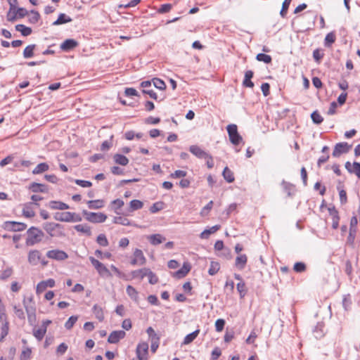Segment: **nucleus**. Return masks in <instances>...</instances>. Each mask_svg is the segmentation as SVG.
<instances>
[{"label":"nucleus","mask_w":360,"mask_h":360,"mask_svg":"<svg viewBox=\"0 0 360 360\" xmlns=\"http://www.w3.org/2000/svg\"><path fill=\"white\" fill-rule=\"evenodd\" d=\"M26 245L27 246H32L39 243L44 237V233L38 228L32 226L27 231Z\"/></svg>","instance_id":"nucleus-1"},{"label":"nucleus","mask_w":360,"mask_h":360,"mask_svg":"<svg viewBox=\"0 0 360 360\" xmlns=\"http://www.w3.org/2000/svg\"><path fill=\"white\" fill-rule=\"evenodd\" d=\"M43 229L51 237H64L63 226L53 222H46L43 224Z\"/></svg>","instance_id":"nucleus-2"},{"label":"nucleus","mask_w":360,"mask_h":360,"mask_svg":"<svg viewBox=\"0 0 360 360\" xmlns=\"http://www.w3.org/2000/svg\"><path fill=\"white\" fill-rule=\"evenodd\" d=\"M54 219L59 221L75 222L80 221L82 218L74 212H57L54 214Z\"/></svg>","instance_id":"nucleus-3"},{"label":"nucleus","mask_w":360,"mask_h":360,"mask_svg":"<svg viewBox=\"0 0 360 360\" xmlns=\"http://www.w3.org/2000/svg\"><path fill=\"white\" fill-rule=\"evenodd\" d=\"M229 140L233 145L239 144L242 140V136L238 132L237 126L234 124H229L226 127Z\"/></svg>","instance_id":"nucleus-4"},{"label":"nucleus","mask_w":360,"mask_h":360,"mask_svg":"<svg viewBox=\"0 0 360 360\" xmlns=\"http://www.w3.org/2000/svg\"><path fill=\"white\" fill-rule=\"evenodd\" d=\"M83 214L85 216L86 219L92 223H102L107 219V216L101 212L96 213L84 211Z\"/></svg>","instance_id":"nucleus-5"},{"label":"nucleus","mask_w":360,"mask_h":360,"mask_svg":"<svg viewBox=\"0 0 360 360\" xmlns=\"http://www.w3.org/2000/svg\"><path fill=\"white\" fill-rule=\"evenodd\" d=\"M89 260L91 263V264L94 266V267L96 269L98 273L101 276H110L111 274L108 269L101 262L96 259L93 257H89Z\"/></svg>","instance_id":"nucleus-6"},{"label":"nucleus","mask_w":360,"mask_h":360,"mask_svg":"<svg viewBox=\"0 0 360 360\" xmlns=\"http://www.w3.org/2000/svg\"><path fill=\"white\" fill-rule=\"evenodd\" d=\"M136 354L138 359L148 360V344L146 342L139 343L136 347Z\"/></svg>","instance_id":"nucleus-7"},{"label":"nucleus","mask_w":360,"mask_h":360,"mask_svg":"<svg viewBox=\"0 0 360 360\" xmlns=\"http://www.w3.org/2000/svg\"><path fill=\"white\" fill-rule=\"evenodd\" d=\"M134 258L131 261V264L133 266L144 265L146 262V259L143 255V252L141 250L136 248L133 252Z\"/></svg>","instance_id":"nucleus-8"},{"label":"nucleus","mask_w":360,"mask_h":360,"mask_svg":"<svg viewBox=\"0 0 360 360\" xmlns=\"http://www.w3.org/2000/svg\"><path fill=\"white\" fill-rule=\"evenodd\" d=\"M47 257L57 261H63L68 257V254L60 250H52L46 252Z\"/></svg>","instance_id":"nucleus-9"},{"label":"nucleus","mask_w":360,"mask_h":360,"mask_svg":"<svg viewBox=\"0 0 360 360\" xmlns=\"http://www.w3.org/2000/svg\"><path fill=\"white\" fill-rule=\"evenodd\" d=\"M23 305L27 314L29 321H31L32 318L35 317V307L32 302V298L30 297L29 300H23Z\"/></svg>","instance_id":"nucleus-10"},{"label":"nucleus","mask_w":360,"mask_h":360,"mask_svg":"<svg viewBox=\"0 0 360 360\" xmlns=\"http://www.w3.org/2000/svg\"><path fill=\"white\" fill-rule=\"evenodd\" d=\"M38 205L37 203L26 202L22 204V215L26 218H32L35 216L34 207Z\"/></svg>","instance_id":"nucleus-11"},{"label":"nucleus","mask_w":360,"mask_h":360,"mask_svg":"<svg viewBox=\"0 0 360 360\" xmlns=\"http://www.w3.org/2000/svg\"><path fill=\"white\" fill-rule=\"evenodd\" d=\"M351 146L345 142L337 143L335 146L334 150L333 151V156L338 158L340 156L342 153H347L349 150Z\"/></svg>","instance_id":"nucleus-12"},{"label":"nucleus","mask_w":360,"mask_h":360,"mask_svg":"<svg viewBox=\"0 0 360 360\" xmlns=\"http://www.w3.org/2000/svg\"><path fill=\"white\" fill-rule=\"evenodd\" d=\"M5 229L13 231H21L26 229L27 225L24 223L16 221H6L4 226Z\"/></svg>","instance_id":"nucleus-13"},{"label":"nucleus","mask_w":360,"mask_h":360,"mask_svg":"<svg viewBox=\"0 0 360 360\" xmlns=\"http://www.w3.org/2000/svg\"><path fill=\"white\" fill-rule=\"evenodd\" d=\"M41 256V254L39 250H30L28 252V255H27L28 262L32 266H36L40 262Z\"/></svg>","instance_id":"nucleus-14"},{"label":"nucleus","mask_w":360,"mask_h":360,"mask_svg":"<svg viewBox=\"0 0 360 360\" xmlns=\"http://www.w3.org/2000/svg\"><path fill=\"white\" fill-rule=\"evenodd\" d=\"M126 335L124 330H115L112 331L108 338V342L111 344L117 343L120 340L123 339Z\"/></svg>","instance_id":"nucleus-15"},{"label":"nucleus","mask_w":360,"mask_h":360,"mask_svg":"<svg viewBox=\"0 0 360 360\" xmlns=\"http://www.w3.org/2000/svg\"><path fill=\"white\" fill-rule=\"evenodd\" d=\"M345 168L349 173H354L357 177L360 178V163L357 162L351 164L349 162L345 163Z\"/></svg>","instance_id":"nucleus-16"},{"label":"nucleus","mask_w":360,"mask_h":360,"mask_svg":"<svg viewBox=\"0 0 360 360\" xmlns=\"http://www.w3.org/2000/svg\"><path fill=\"white\" fill-rule=\"evenodd\" d=\"M190 152L198 158H207L208 153L202 150L199 146L193 145L190 146Z\"/></svg>","instance_id":"nucleus-17"},{"label":"nucleus","mask_w":360,"mask_h":360,"mask_svg":"<svg viewBox=\"0 0 360 360\" xmlns=\"http://www.w3.org/2000/svg\"><path fill=\"white\" fill-rule=\"evenodd\" d=\"M191 270V265L188 263H184L183 266L173 274V276L176 278H181L186 276Z\"/></svg>","instance_id":"nucleus-18"},{"label":"nucleus","mask_w":360,"mask_h":360,"mask_svg":"<svg viewBox=\"0 0 360 360\" xmlns=\"http://www.w3.org/2000/svg\"><path fill=\"white\" fill-rule=\"evenodd\" d=\"M141 87H143V93L148 94L150 98L153 99H157V94L153 90H148V88L151 86V82L149 80L143 81L141 84Z\"/></svg>","instance_id":"nucleus-19"},{"label":"nucleus","mask_w":360,"mask_h":360,"mask_svg":"<svg viewBox=\"0 0 360 360\" xmlns=\"http://www.w3.org/2000/svg\"><path fill=\"white\" fill-rule=\"evenodd\" d=\"M78 45L77 41L72 39H68L65 40L61 44H60V49L63 51H68L74 48H75Z\"/></svg>","instance_id":"nucleus-20"},{"label":"nucleus","mask_w":360,"mask_h":360,"mask_svg":"<svg viewBox=\"0 0 360 360\" xmlns=\"http://www.w3.org/2000/svg\"><path fill=\"white\" fill-rule=\"evenodd\" d=\"M29 189L34 193H47L48 189L46 185L33 182L29 186Z\"/></svg>","instance_id":"nucleus-21"},{"label":"nucleus","mask_w":360,"mask_h":360,"mask_svg":"<svg viewBox=\"0 0 360 360\" xmlns=\"http://www.w3.org/2000/svg\"><path fill=\"white\" fill-rule=\"evenodd\" d=\"M248 261V257L245 255H239L235 261V266L238 270H243Z\"/></svg>","instance_id":"nucleus-22"},{"label":"nucleus","mask_w":360,"mask_h":360,"mask_svg":"<svg viewBox=\"0 0 360 360\" xmlns=\"http://www.w3.org/2000/svg\"><path fill=\"white\" fill-rule=\"evenodd\" d=\"M49 207L52 210H65L69 209V206L66 203L55 200L50 201Z\"/></svg>","instance_id":"nucleus-23"},{"label":"nucleus","mask_w":360,"mask_h":360,"mask_svg":"<svg viewBox=\"0 0 360 360\" xmlns=\"http://www.w3.org/2000/svg\"><path fill=\"white\" fill-rule=\"evenodd\" d=\"M252 77L253 72L252 70H247L245 72V78L243 82V84L246 87L252 88L254 86V83L251 81Z\"/></svg>","instance_id":"nucleus-24"},{"label":"nucleus","mask_w":360,"mask_h":360,"mask_svg":"<svg viewBox=\"0 0 360 360\" xmlns=\"http://www.w3.org/2000/svg\"><path fill=\"white\" fill-rule=\"evenodd\" d=\"M113 160L116 164L122 166H126L129 163V159L126 156L119 153L114 155Z\"/></svg>","instance_id":"nucleus-25"},{"label":"nucleus","mask_w":360,"mask_h":360,"mask_svg":"<svg viewBox=\"0 0 360 360\" xmlns=\"http://www.w3.org/2000/svg\"><path fill=\"white\" fill-rule=\"evenodd\" d=\"M150 243L153 245H157L165 240V238L160 234H153L148 236Z\"/></svg>","instance_id":"nucleus-26"},{"label":"nucleus","mask_w":360,"mask_h":360,"mask_svg":"<svg viewBox=\"0 0 360 360\" xmlns=\"http://www.w3.org/2000/svg\"><path fill=\"white\" fill-rule=\"evenodd\" d=\"M72 22V18L65 13H60L58 19L53 22V25H59Z\"/></svg>","instance_id":"nucleus-27"},{"label":"nucleus","mask_w":360,"mask_h":360,"mask_svg":"<svg viewBox=\"0 0 360 360\" xmlns=\"http://www.w3.org/2000/svg\"><path fill=\"white\" fill-rule=\"evenodd\" d=\"M74 228L77 231L81 232L88 236L91 235V228L87 224H77L75 226Z\"/></svg>","instance_id":"nucleus-28"},{"label":"nucleus","mask_w":360,"mask_h":360,"mask_svg":"<svg viewBox=\"0 0 360 360\" xmlns=\"http://www.w3.org/2000/svg\"><path fill=\"white\" fill-rule=\"evenodd\" d=\"M219 229H220L219 225H215L208 229H205L200 233V238H207L210 234L215 233Z\"/></svg>","instance_id":"nucleus-29"},{"label":"nucleus","mask_w":360,"mask_h":360,"mask_svg":"<svg viewBox=\"0 0 360 360\" xmlns=\"http://www.w3.org/2000/svg\"><path fill=\"white\" fill-rule=\"evenodd\" d=\"M199 333H200L199 330H195L193 333L187 335L184 338L182 345H188L191 342H192L196 338V337L198 335Z\"/></svg>","instance_id":"nucleus-30"},{"label":"nucleus","mask_w":360,"mask_h":360,"mask_svg":"<svg viewBox=\"0 0 360 360\" xmlns=\"http://www.w3.org/2000/svg\"><path fill=\"white\" fill-rule=\"evenodd\" d=\"M49 166L48 165V164L42 162L37 165V166L33 169L32 173L34 174H39L42 172H46L47 170H49Z\"/></svg>","instance_id":"nucleus-31"},{"label":"nucleus","mask_w":360,"mask_h":360,"mask_svg":"<svg viewBox=\"0 0 360 360\" xmlns=\"http://www.w3.org/2000/svg\"><path fill=\"white\" fill-rule=\"evenodd\" d=\"M87 205L89 209H99L104 206L102 200H89Z\"/></svg>","instance_id":"nucleus-32"},{"label":"nucleus","mask_w":360,"mask_h":360,"mask_svg":"<svg viewBox=\"0 0 360 360\" xmlns=\"http://www.w3.org/2000/svg\"><path fill=\"white\" fill-rule=\"evenodd\" d=\"M93 312L97 319L102 321L104 319L103 309L97 304L93 307Z\"/></svg>","instance_id":"nucleus-33"},{"label":"nucleus","mask_w":360,"mask_h":360,"mask_svg":"<svg viewBox=\"0 0 360 360\" xmlns=\"http://www.w3.org/2000/svg\"><path fill=\"white\" fill-rule=\"evenodd\" d=\"M46 333L45 326H41L38 329H34L33 331L34 336L39 340H41Z\"/></svg>","instance_id":"nucleus-34"},{"label":"nucleus","mask_w":360,"mask_h":360,"mask_svg":"<svg viewBox=\"0 0 360 360\" xmlns=\"http://www.w3.org/2000/svg\"><path fill=\"white\" fill-rule=\"evenodd\" d=\"M15 30L20 32L23 36H29L32 33V29L26 27L24 25L19 24L15 26Z\"/></svg>","instance_id":"nucleus-35"},{"label":"nucleus","mask_w":360,"mask_h":360,"mask_svg":"<svg viewBox=\"0 0 360 360\" xmlns=\"http://www.w3.org/2000/svg\"><path fill=\"white\" fill-rule=\"evenodd\" d=\"M222 175L224 179L229 183H231L234 181L233 174L227 167L224 168Z\"/></svg>","instance_id":"nucleus-36"},{"label":"nucleus","mask_w":360,"mask_h":360,"mask_svg":"<svg viewBox=\"0 0 360 360\" xmlns=\"http://www.w3.org/2000/svg\"><path fill=\"white\" fill-rule=\"evenodd\" d=\"M127 295L134 301H137L139 298L138 292L131 285H128L126 289Z\"/></svg>","instance_id":"nucleus-37"},{"label":"nucleus","mask_w":360,"mask_h":360,"mask_svg":"<svg viewBox=\"0 0 360 360\" xmlns=\"http://www.w3.org/2000/svg\"><path fill=\"white\" fill-rule=\"evenodd\" d=\"M282 186L284 191L288 196H291L292 195L294 191V186L292 184L283 181Z\"/></svg>","instance_id":"nucleus-38"},{"label":"nucleus","mask_w":360,"mask_h":360,"mask_svg":"<svg viewBox=\"0 0 360 360\" xmlns=\"http://www.w3.org/2000/svg\"><path fill=\"white\" fill-rule=\"evenodd\" d=\"M220 266L217 262L212 261L210 262V269L208 273L211 276L215 275L219 270Z\"/></svg>","instance_id":"nucleus-39"},{"label":"nucleus","mask_w":360,"mask_h":360,"mask_svg":"<svg viewBox=\"0 0 360 360\" xmlns=\"http://www.w3.org/2000/svg\"><path fill=\"white\" fill-rule=\"evenodd\" d=\"M17 13L15 11V7L13 4H11V8L9 11L7 13V20L10 22H13L16 19Z\"/></svg>","instance_id":"nucleus-40"},{"label":"nucleus","mask_w":360,"mask_h":360,"mask_svg":"<svg viewBox=\"0 0 360 360\" xmlns=\"http://www.w3.org/2000/svg\"><path fill=\"white\" fill-rule=\"evenodd\" d=\"M130 211L133 212L139 209H141L143 206V203L139 200H133L129 203Z\"/></svg>","instance_id":"nucleus-41"},{"label":"nucleus","mask_w":360,"mask_h":360,"mask_svg":"<svg viewBox=\"0 0 360 360\" xmlns=\"http://www.w3.org/2000/svg\"><path fill=\"white\" fill-rule=\"evenodd\" d=\"M32 349L30 347H24L20 356V360H27L30 359Z\"/></svg>","instance_id":"nucleus-42"},{"label":"nucleus","mask_w":360,"mask_h":360,"mask_svg":"<svg viewBox=\"0 0 360 360\" xmlns=\"http://www.w3.org/2000/svg\"><path fill=\"white\" fill-rule=\"evenodd\" d=\"M147 269L148 268H143L139 270H135L131 272V274L134 278H139L143 279L147 275Z\"/></svg>","instance_id":"nucleus-43"},{"label":"nucleus","mask_w":360,"mask_h":360,"mask_svg":"<svg viewBox=\"0 0 360 360\" xmlns=\"http://www.w3.org/2000/svg\"><path fill=\"white\" fill-rule=\"evenodd\" d=\"M35 45H29L25 47L23 51V56L25 58H29L33 56L34 55V49Z\"/></svg>","instance_id":"nucleus-44"},{"label":"nucleus","mask_w":360,"mask_h":360,"mask_svg":"<svg viewBox=\"0 0 360 360\" xmlns=\"http://www.w3.org/2000/svg\"><path fill=\"white\" fill-rule=\"evenodd\" d=\"M335 41V35L334 32H331L326 34L325 37V46H330Z\"/></svg>","instance_id":"nucleus-45"},{"label":"nucleus","mask_w":360,"mask_h":360,"mask_svg":"<svg viewBox=\"0 0 360 360\" xmlns=\"http://www.w3.org/2000/svg\"><path fill=\"white\" fill-rule=\"evenodd\" d=\"M237 290L240 294L241 298L244 297L247 292V289L245 287V283L243 281H240L237 283L236 285Z\"/></svg>","instance_id":"nucleus-46"},{"label":"nucleus","mask_w":360,"mask_h":360,"mask_svg":"<svg viewBox=\"0 0 360 360\" xmlns=\"http://www.w3.org/2000/svg\"><path fill=\"white\" fill-rule=\"evenodd\" d=\"M113 222L115 224H121L123 226L131 225L130 221L127 218L122 217H115L113 219Z\"/></svg>","instance_id":"nucleus-47"},{"label":"nucleus","mask_w":360,"mask_h":360,"mask_svg":"<svg viewBox=\"0 0 360 360\" xmlns=\"http://www.w3.org/2000/svg\"><path fill=\"white\" fill-rule=\"evenodd\" d=\"M97 243L103 247H106L108 245V240L105 234L101 233L96 238Z\"/></svg>","instance_id":"nucleus-48"},{"label":"nucleus","mask_w":360,"mask_h":360,"mask_svg":"<svg viewBox=\"0 0 360 360\" xmlns=\"http://www.w3.org/2000/svg\"><path fill=\"white\" fill-rule=\"evenodd\" d=\"M258 61L264 62V63H270L271 62V57L265 53H258L256 56Z\"/></svg>","instance_id":"nucleus-49"},{"label":"nucleus","mask_w":360,"mask_h":360,"mask_svg":"<svg viewBox=\"0 0 360 360\" xmlns=\"http://www.w3.org/2000/svg\"><path fill=\"white\" fill-rule=\"evenodd\" d=\"M213 207V201L210 200L205 207H203L200 212L202 217L207 216L210 211Z\"/></svg>","instance_id":"nucleus-50"},{"label":"nucleus","mask_w":360,"mask_h":360,"mask_svg":"<svg viewBox=\"0 0 360 360\" xmlns=\"http://www.w3.org/2000/svg\"><path fill=\"white\" fill-rule=\"evenodd\" d=\"M153 83L154 86L160 90H164L166 88L165 83L160 79L154 78L153 79Z\"/></svg>","instance_id":"nucleus-51"},{"label":"nucleus","mask_w":360,"mask_h":360,"mask_svg":"<svg viewBox=\"0 0 360 360\" xmlns=\"http://www.w3.org/2000/svg\"><path fill=\"white\" fill-rule=\"evenodd\" d=\"M311 118L314 123L316 124H321L323 120L322 116L317 111H314L311 113Z\"/></svg>","instance_id":"nucleus-52"},{"label":"nucleus","mask_w":360,"mask_h":360,"mask_svg":"<svg viewBox=\"0 0 360 360\" xmlns=\"http://www.w3.org/2000/svg\"><path fill=\"white\" fill-rule=\"evenodd\" d=\"M77 319H78V317L77 316H70L68 319V321L65 322V327L68 330L71 329L73 327V326L75 325V323H76V321H77Z\"/></svg>","instance_id":"nucleus-53"},{"label":"nucleus","mask_w":360,"mask_h":360,"mask_svg":"<svg viewBox=\"0 0 360 360\" xmlns=\"http://www.w3.org/2000/svg\"><path fill=\"white\" fill-rule=\"evenodd\" d=\"M150 341L160 340V338L152 327L148 328L146 330Z\"/></svg>","instance_id":"nucleus-54"},{"label":"nucleus","mask_w":360,"mask_h":360,"mask_svg":"<svg viewBox=\"0 0 360 360\" xmlns=\"http://www.w3.org/2000/svg\"><path fill=\"white\" fill-rule=\"evenodd\" d=\"M146 274H147L146 276L148 277V281L150 284H155L158 283V277L149 269H147Z\"/></svg>","instance_id":"nucleus-55"},{"label":"nucleus","mask_w":360,"mask_h":360,"mask_svg":"<svg viewBox=\"0 0 360 360\" xmlns=\"http://www.w3.org/2000/svg\"><path fill=\"white\" fill-rule=\"evenodd\" d=\"M9 330V323L2 324L1 328V338L0 341H2L5 337L8 335Z\"/></svg>","instance_id":"nucleus-56"},{"label":"nucleus","mask_w":360,"mask_h":360,"mask_svg":"<svg viewBox=\"0 0 360 360\" xmlns=\"http://www.w3.org/2000/svg\"><path fill=\"white\" fill-rule=\"evenodd\" d=\"M291 1L292 0H284V1L283 2L282 8L280 12V14L282 17H284L285 15Z\"/></svg>","instance_id":"nucleus-57"},{"label":"nucleus","mask_w":360,"mask_h":360,"mask_svg":"<svg viewBox=\"0 0 360 360\" xmlns=\"http://www.w3.org/2000/svg\"><path fill=\"white\" fill-rule=\"evenodd\" d=\"M338 189L339 191V195H340V203L342 205H344L347 201L346 191L344 189L340 188V186H338Z\"/></svg>","instance_id":"nucleus-58"},{"label":"nucleus","mask_w":360,"mask_h":360,"mask_svg":"<svg viewBox=\"0 0 360 360\" xmlns=\"http://www.w3.org/2000/svg\"><path fill=\"white\" fill-rule=\"evenodd\" d=\"M163 203L162 202H155L150 207V211L151 213H156L163 208Z\"/></svg>","instance_id":"nucleus-59"},{"label":"nucleus","mask_w":360,"mask_h":360,"mask_svg":"<svg viewBox=\"0 0 360 360\" xmlns=\"http://www.w3.org/2000/svg\"><path fill=\"white\" fill-rule=\"evenodd\" d=\"M356 233V230L349 229V236L347 237V243L350 245H353L354 243V239Z\"/></svg>","instance_id":"nucleus-60"},{"label":"nucleus","mask_w":360,"mask_h":360,"mask_svg":"<svg viewBox=\"0 0 360 360\" xmlns=\"http://www.w3.org/2000/svg\"><path fill=\"white\" fill-rule=\"evenodd\" d=\"M39 19V14L38 12L37 11H31V15L29 18V21L31 22V23H37L38 22Z\"/></svg>","instance_id":"nucleus-61"},{"label":"nucleus","mask_w":360,"mask_h":360,"mask_svg":"<svg viewBox=\"0 0 360 360\" xmlns=\"http://www.w3.org/2000/svg\"><path fill=\"white\" fill-rule=\"evenodd\" d=\"M225 321L224 319H217L215 322V328L217 332H220L224 329Z\"/></svg>","instance_id":"nucleus-62"},{"label":"nucleus","mask_w":360,"mask_h":360,"mask_svg":"<svg viewBox=\"0 0 360 360\" xmlns=\"http://www.w3.org/2000/svg\"><path fill=\"white\" fill-rule=\"evenodd\" d=\"M46 288H47L45 283L42 281L37 284L36 288V292L37 295H39L42 293Z\"/></svg>","instance_id":"nucleus-63"},{"label":"nucleus","mask_w":360,"mask_h":360,"mask_svg":"<svg viewBox=\"0 0 360 360\" xmlns=\"http://www.w3.org/2000/svg\"><path fill=\"white\" fill-rule=\"evenodd\" d=\"M293 269L296 272H303L306 269V266L302 262H296Z\"/></svg>","instance_id":"nucleus-64"}]
</instances>
